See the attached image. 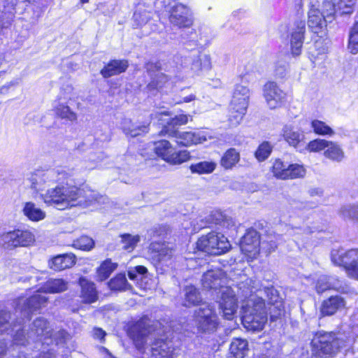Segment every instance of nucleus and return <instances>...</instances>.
<instances>
[{
	"instance_id": "obj_1",
	"label": "nucleus",
	"mask_w": 358,
	"mask_h": 358,
	"mask_svg": "<svg viewBox=\"0 0 358 358\" xmlns=\"http://www.w3.org/2000/svg\"><path fill=\"white\" fill-rule=\"evenodd\" d=\"M75 170L66 166H57L46 171H37L31 174V188L36 192L43 190L45 185L57 184L48 189L41 198L45 203L59 210L77 206H89L94 203H105L108 199L90 189H80L70 185L73 180Z\"/></svg>"
},
{
	"instance_id": "obj_2",
	"label": "nucleus",
	"mask_w": 358,
	"mask_h": 358,
	"mask_svg": "<svg viewBox=\"0 0 358 358\" xmlns=\"http://www.w3.org/2000/svg\"><path fill=\"white\" fill-rule=\"evenodd\" d=\"M261 287L259 280L252 278H247L238 285V296L243 301L242 324L248 331L262 330L267 321L264 297L271 305L269 310L272 319L280 316L283 310L282 302L279 300L277 290L273 287H265L264 289Z\"/></svg>"
},
{
	"instance_id": "obj_3",
	"label": "nucleus",
	"mask_w": 358,
	"mask_h": 358,
	"mask_svg": "<svg viewBox=\"0 0 358 358\" xmlns=\"http://www.w3.org/2000/svg\"><path fill=\"white\" fill-rule=\"evenodd\" d=\"M69 338V334L63 330L56 332L50 328L47 320L42 317L35 320L29 331L25 332L24 329L17 330L14 335V342L17 345H22L25 347L31 342L35 343L37 348L38 346L48 345L53 341L56 345L62 343Z\"/></svg>"
},
{
	"instance_id": "obj_4",
	"label": "nucleus",
	"mask_w": 358,
	"mask_h": 358,
	"mask_svg": "<svg viewBox=\"0 0 358 358\" xmlns=\"http://www.w3.org/2000/svg\"><path fill=\"white\" fill-rule=\"evenodd\" d=\"M312 353L319 358H324L337 353L345 346V341L333 332H318L311 342Z\"/></svg>"
},
{
	"instance_id": "obj_5",
	"label": "nucleus",
	"mask_w": 358,
	"mask_h": 358,
	"mask_svg": "<svg viewBox=\"0 0 358 358\" xmlns=\"http://www.w3.org/2000/svg\"><path fill=\"white\" fill-rule=\"evenodd\" d=\"M250 99L248 87L237 84L235 85L230 105L229 122L231 126H237L246 113Z\"/></svg>"
},
{
	"instance_id": "obj_6",
	"label": "nucleus",
	"mask_w": 358,
	"mask_h": 358,
	"mask_svg": "<svg viewBox=\"0 0 358 358\" xmlns=\"http://www.w3.org/2000/svg\"><path fill=\"white\" fill-rule=\"evenodd\" d=\"M197 250L210 255H221L229 251L231 245L222 234L211 231L201 236L196 243Z\"/></svg>"
},
{
	"instance_id": "obj_7",
	"label": "nucleus",
	"mask_w": 358,
	"mask_h": 358,
	"mask_svg": "<svg viewBox=\"0 0 358 358\" xmlns=\"http://www.w3.org/2000/svg\"><path fill=\"white\" fill-rule=\"evenodd\" d=\"M194 322L199 332L212 334L219 326V319L215 306L208 303H202L194 310Z\"/></svg>"
},
{
	"instance_id": "obj_8",
	"label": "nucleus",
	"mask_w": 358,
	"mask_h": 358,
	"mask_svg": "<svg viewBox=\"0 0 358 358\" xmlns=\"http://www.w3.org/2000/svg\"><path fill=\"white\" fill-rule=\"evenodd\" d=\"M35 241V235L29 229H17L8 231L0 230V245L6 249L29 247Z\"/></svg>"
},
{
	"instance_id": "obj_9",
	"label": "nucleus",
	"mask_w": 358,
	"mask_h": 358,
	"mask_svg": "<svg viewBox=\"0 0 358 358\" xmlns=\"http://www.w3.org/2000/svg\"><path fill=\"white\" fill-rule=\"evenodd\" d=\"M154 150L158 157L171 164H180L189 159L188 151H176V148L166 140L155 143Z\"/></svg>"
},
{
	"instance_id": "obj_10",
	"label": "nucleus",
	"mask_w": 358,
	"mask_h": 358,
	"mask_svg": "<svg viewBox=\"0 0 358 358\" xmlns=\"http://www.w3.org/2000/svg\"><path fill=\"white\" fill-rule=\"evenodd\" d=\"M162 3L169 13V20L173 26L181 28L192 25V19L188 7L182 3L171 6V0H164Z\"/></svg>"
},
{
	"instance_id": "obj_11",
	"label": "nucleus",
	"mask_w": 358,
	"mask_h": 358,
	"mask_svg": "<svg viewBox=\"0 0 358 358\" xmlns=\"http://www.w3.org/2000/svg\"><path fill=\"white\" fill-rule=\"evenodd\" d=\"M48 298L40 293L36 294L29 299L19 298L15 302V312L21 315V318L17 322L19 325L24 319L29 320L30 314L37 310L46 303Z\"/></svg>"
},
{
	"instance_id": "obj_12",
	"label": "nucleus",
	"mask_w": 358,
	"mask_h": 358,
	"mask_svg": "<svg viewBox=\"0 0 358 358\" xmlns=\"http://www.w3.org/2000/svg\"><path fill=\"white\" fill-rule=\"evenodd\" d=\"M271 172L273 176L278 179L289 180L304 177L306 170L301 164H288L280 159H276L273 162Z\"/></svg>"
},
{
	"instance_id": "obj_13",
	"label": "nucleus",
	"mask_w": 358,
	"mask_h": 358,
	"mask_svg": "<svg viewBox=\"0 0 358 358\" xmlns=\"http://www.w3.org/2000/svg\"><path fill=\"white\" fill-rule=\"evenodd\" d=\"M161 135H167L174 138L176 143L180 146H190L192 145L202 143L206 141V136L202 131H180L176 129L163 127L160 131Z\"/></svg>"
},
{
	"instance_id": "obj_14",
	"label": "nucleus",
	"mask_w": 358,
	"mask_h": 358,
	"mask_svg": "<svg viewBox=\"0 0 358 358\" xmlns=\"http://www.w3.org/2000/svg\"><path fill=\"white\" fill-rule=\"evenodd\" d=\"M156 324H151V321L148 317H143L136 322L130 329L129 335L138 350H141L147 338L155 331Z\"/></svg>"
},
{
	"instance_id": "obj_15",
	"label": "nucleus",
	"mask_w": 358,
	"mask_h": 358,
	"mask_svg": "<svg viewBox=\"0 0 358 358\" xmlns=\"http://www.w3.org/2000/svg\"><path fill=\"white\" fill-rule=\"evenodd\" d=\"M263 95L270 109L280 108L286 102V93L275 82L269 81L264 85Z\"/></svg>"
},
{
	"instance_id": "obj_16",
	"label": "nucleus",
	"mask_w": 358,
	"mask_h": 358,
	"mask_svg": "<svg viewBox=\"0 0 358 358\" xmlns=\"http://www.w3.org/2000/svg\"><path fill=\"white\" fill-rule=\"evenodd\" d=\"M261 244L260 236L259 233L250 229L247 231L241 241V252L250 259H252L257 257L259 252Z\"/></svg>"
},
{
	"instance_id": "obj_17",
	"label": "nucleus",
	"mask_w": 358,
	"mask_h": 358,
	"mask_svg": "<svg viewBox=\"0 0 358 358\" xmlns=\"http://www.w3.org/2000/svg\"><path fill=\"white\" fill-rule=\"evenodd\" d=\"M306 32V22L296 20L289 29L291 53L294 57L301 55Z\"/></svg>"
},
{
	"instance_id": "obj_18",
	"label": "nucleus",
	"mask_w": 358,
	"mask_h": 358,
	"mask_svg": "<svg viewBox=\"0 0 358 358\" xmlns=\"http://www.w3.org/2000/svg\"><path fill=\"white\" fill-rule=\"evenodd\" d=\"M220 293L221 294L220 308L223 313V317L226 320H231L234 318L238 308L235 293L229 287H223Z\"/></svg>"
},
{
	"instance_id": "obj_19",
	"label": "nucleus",
	"mask_w": 358,
	"mask_h": 358,
	"mask_svg": "<svg viewBox=\"0 0 358 358\" xmlns=\"http://www.w3.org/2000/svg\"><path fill=\"white\" fill-rule=\"evenodd\" d=\"M178 351V345L173 338L157 339L152 346V356L155 358H174Z\"/></svg>"
},
{
	"instance_id": "obj_20",
	"label": "nucleus",
	"mask_w": 358,
	"mask_h": 358,
	"mask_svg": "<svg viewBox=\"0 0 358 358\" xmlns=\"http://www.w3.org/2000/svg\"><path fill=\"white\" fill-rule=\"evenodd\" d=\"M331 261L336 265L343 266L348 274L349 267H353L358 264V250L351 249L348 251L343 249L333 250Z\"/></svg>"
},
{
	"instance_id": "obj_21",
	"label": "nucleus",
	"mask_w": 358,
	"mask_h": 358,
	"mask_svg": "<svg viewBox=\"0 0 358 358\" xmlns=\"http://www.w3.org/2000/svg\"><path fill=\"white\" fill-rule=\"evenodd\" d=\"M224 273L220 269H212L206 271L202 277L201 283L206 289H217L222 291L224 283Z\"/></svg>"
},
{
	"instance_id": "obj_22",
	"label": "nucleus",
	"mask_w": 358,
	"mask_h": 358,
	"mask_svg": "<svg viewBox=\"0 0 358 358\" xmlns=\"http://www.w3.org/2000/svg\"><path fill=\"white\" fill-rule=\"evenodd\" d=\"M150 258L155 264H161L168 266L173 257V250L159 243L150 244Z\"/></svg>"
},
{
	"instance_id": "obj_23",
	"label": "nucleus",
	"mask_w": 358,
	"mask_h": 358,
	"mask_svg": "<svg viewBox=\"0 0 358 358\" xmlns=\"http://www.w3.org/2000/svg\"><path fill=\"white\" fill-rule=\"evenodd\" d=\"M282 136L290 146L299 148L304 145L305 135L303 132L298 127L292 124L284 126Z\"/></svg>"
},
{
	"instance_id": "obj_24",
	"label": "nucleus",
	"mask_w": 358,
	"mask_h": 358,
	"mask_svg": "<svg viewBox=\"0 0 358 358\" xmlns=\"http://www.w3.org/2000/svg\"><path fill=\"white\" fill-rule=\"evenodd\" d=\"M145 68L152 78V80L148 85L149 90H159L168 82V77L159 71V66L157 64L148 63Z\"/></svg>"
},
{
	"instance_id": "obj_25",
	"label": "nucleus",
	"mask_w": 358,
	"mask_h": 358,
	"mask_svg": "<svg viewBox=\"0 0 358 358\" xmlns=\"http://www.w3.org/2000/svg\"><path fill=\"white\" fill-rule=\"evenodd\" d=\"M329 20L321 13L320 10L312 5L308 12V25L312 31L319 34L326 27Z\"/></svg>"
},
{
	"instance_id": "obj_26",
	"label": "nucleus",
	"mask_w": 358,
	"mask_h": 358,
	"mask_svg": "<svg viewBox=\"0 0 358 358\" xmlns=\"http://www.w3.org/2000/svg\"><path fill=\"white\" fill-rule=\"evenodd\" d=\"M315 289L317 293H322L331 289L342 293L348 292V287L346 285H342L338 279L326 275H322L318 278Z\"/></svg>"
},
{
	"instance_id": "obj_27",
	"label": "nucleus",
	"mask_w": 358,
	"mask_h": 358,
	"mask_svg": "<svg viewBox=\"0 0 358 358\" xmlns=\"http://www.w3.org/2000/svg\"><path fill=\"white\" fill-rule=\"evenodd\" d=\"M345 306V301L341 296H333L324 300L320 308L321 315L330 316L334 315L338 310H341Z\"/></svg>"
},
{
	"instance_id": "obj_28",
	"label": "nucleus",
	"mask_w": 358,
	"mask_h": 358,
	"mask_svg": "<svg viewBox=\"0 0 358 358\" xmlns=\"http://www.w3.org/2000/svg\"><path fill=\"white\" fill-rule=\"evenodd\" d=\"M22 213L28 220L38 222L46 217L45 212L32 201H25L22 203Z\"/></svg>"
},
{
	"instance_id": "obj_29",
	"label": "nucleus",
	"mask_w": 358,
	"mask_h": 358,
	"mask_svg": "<svg viewBox=\"0 0 358 358\" xmlns=\"http://www.w3.org/2000/svg\"><path fill=\"white\" fill-rule=\"evenodd\" d=\"M209 224L216 226L217 229L224 231L231 229L234 226L233 219L220 210H214L207 217Z\"/></svg>"
},
{
	"instance_id": "obj_30",
	"label": "nucleus",
	"mask_w": 358,
	"mask_h": 358,
	"mask_svg": "<svg viewBox=\"0 0 358 358\" xmlns=\"http://www.w3.org/2000/svg\"><path fill=\"white\" fill-rule=\"evenodd\" d=\"M76 263V256L72 253L59 255L48 262V266L55 271H62L73 266Z\"/></svg>"
},
{
	"instance_id": "obj_31",
	"label": "nucleus",
	"mask_w": 358,
	"mask_h": 358,
	"mask_svg": "<svg viewBox=\"0 0 358 358\" xmlns=\"http://www.w3.org/2000/svg\"><path fill=\"white\" fill-rule=\"evenodd\" d=\"M128 66V61L126 59L111 60L101 69V74L103 78H110L124 72Z\"/></svg>"
},
{
	"instance_id": "obj_32",
	"label": "nucleus",
	"mask_w": 358,
	"mask_h": 358,
	"mask_svg": "<svg viewBox=\"0 0 358 358\" xmlns=\"http://www.w3.org/2000/svg\"><path fill=\"white\" fill-rule=\"evenodd\" d=\"M324 157L333 162L340 163L345 157V152L337 142L328 141V145L324 151Z\"/></svg>"
},
{
	"instance_id": "obj_33",
	"label": "nucleus",
	"mask_w": 358,
	"mask_h": 358,
	"mask_svg": "<svg viewBox=\"0 0 358 358\" xmlns=\"http://www.w3.org/2000/svg\"><path fill=\"white\" fill-rule=\"evenodd\" d=\"M79 284L81 287L80 297L83 301L87 303L96 301L97 292L94 284L83 278L80 279Z\"/></svg>"
},
{
	"instance_id": "obj_34",
	"label": "nucleus",
	"mask_w": 358,
	"mask_h": 358,
	"mask_svg": "<svg viewBox=\"0 0 358 358\" xmlns=\"http://www.w3.org/2000/svg\"><path fill=\"white\" fill-rule=\"evenodd\" d=\"M248 341L241 338H234L229 348V358H244L248 351Z\"/></svg>"
},
{
	"instance_id": "obj_35",
	"label": "nucleus",
	"mask_w": 358,
	"mask_h": 358,
	"mask_svg": "<svg viewBox=\"0 0 358 358\" xmlns=\"http://www.w3.org/2000/svg\"><path fill=\"white\" fill-rule=\"evenodd\" d=\"M240 152L235 148L228 149L220 159V165L224 169H232L239 162Z\"/></svg>"
},
{
	"instance_id": "obj_36",
	"label": "nucleus",
	"mask_w": 358,
	"mask_h": 358,
	"mask_svg": "<svg viewBox=\"0 0 358 358\" xmlns=\"http://www.w3.org/2000/svg\"><path fill=\"white\" fill-rule=\"evenodd\" d=\"M212 68L211 58L209 55L201 54L197 55L192 61L191 69L199 74L201 71H209Z\"/></svg>"
},
{
	"instance_id": "obj_37",
	"label": "nucleus",
	"mask_w": 358,
	"mask_h": 358,
	"mask_svg": "<svg viewBox=\"0 0 358 358\" xmlns=\"http://www.w3.org/2000/svg\"><path fill=\"white\" fill-rule=\"evenodd\" d=\"M121 128L127 136H130L131 137H136L141 133L148 132L147 126H135L131 120L128 118L122 120L121 122Z\"/></svg>"
},
{
	"instance_id": "obj_38",
	"label": "nucleus",
	"mask_w": 358,
	"mask_h": 358,
	"mask_svg": "<svg viewBox=\"0 0 358 358\" xmlns=\"http://www.w3.org/2000/svg\"><path fill=\"white\" fill-rule=\"evenodd\" d=\"M68 288V282L63 279H50L43 287L44 292L59 293Z\"/></svg>"
},
{
	"instance_id": "obj_39",
	"label": "nucleus",
	"mask_w": 358,
	"mask_h": 358,
	"mask_svg": "<svg viewBox=\"0 0 358 358\" xmlns=\"http://www.w3.org/2000/svg\"><path fill=\"white\" fill-rule=\"evenodd\" d=\"M201 298L198 289L192 285L187 286L185 289V306H190L198 304Z\"/></svg>"
},
{
	"instance_id": "obj_40",
	"label": "nucleus",
	"mask_w": 358,
	"mask_h": 358,
	"mask_svg": "<svg viewBox=\"0 0 358 358\" xmlns=\"http://www.w3.org/2000/svg\"><path fill=\"white\" fill-rule=\"evenodd\" d=\"M310 125L314 133L317 135L332 136L335 134L334 130L323 121L313 120L311 121Z\"/></svg>"
},
{
	"instance_id": "obj_41",
	"label": "nucleus",
	"mask_w": 358,
	"mask_h": 358,
	"mask_svg": "<svg viewBox=\"0 0 358 358\" xmlns=\"http://www.w3.org/2000/svg\"><path fill=\"white\" fill-rule=\"evenodd\" d=\"M217 164L214 162L203 161L192 164L189 169L193 173L209 174L214 171Z\"/></svg>"
},
{
	"instance_id": "obj_42",
	"label": "nucleus",
	"mask_w": 358,
	"mask_h": 358,
	"mask_svg": "<svg viewBox=\"0 0 358 358\" xmlns=\"http://www.w3.org/2000/svg\"><path fill=\"white\" fill-rule=\"evenodd\" d=\"M108 286L111 289L117 291H126L131 289V286L128 283L126 276L123 273H119L112 278L108 282Z\"/></svg>"
},
{
	"instance_id": "obj_43",
	"label": "nucleus",
	"mask_w": 358,
	"mask_h": 358,
	"mask_svg": "<svg viewBox=\"0 0 358 358\" xmlns=\"http://www.w3.org/2000/svg\"><path fill=\"white\" fill-rule=\"evenodd\" d=\"M337 0H324L321 6V13L329 20V22L334 19L336 12H337Z\"/></svg>"
},
{
	"instance_id": "obj_44",
	"label": "nucleus",
	"mask_w": 358,
	"mask_h": 358,
	"mask_svg": "<svg viewBox=\"0 0 358 358\" xmlns=\"http://www.w3.org/2000/svg\"><path fill=\"white\" fill-rule=\"evenodd\" d=\"M117 264L110 260L103 262L97 270V277L100 281L105 280L115 271Z\"/></svg>"
},
{
	"instance_id": "obj_45",
	"label": "nucleus",
	"mask_w": 358,
	"mask_h": 358,
	"mask_svg": "<svg viewBox=\"0 0 358 358\" xmlns=\"http://www.w3.org/2000/svg\"><path fill=\"white\" fill-rule=\"evenodd\" d=\"M151 18V15L149 11L145 8L138 7L134 13L133 20L134 22V26L136 27H142Z\"/></svg>"
},
{
	"instance_id": "obj_46",
	"label": "nucleus",
	"mask_w": 358,
	"mask_h": 358,
	"mask_svg": "<svg viewBox=\"0 0 358 358\" xmlns=\"http://www.w3.org/2000/svg\"><path fill=\"white\" fill-rule=\"evenodd\" d=\"M55 110L57 115L62 119L74 121L77 118L76 114L71 111L68 106L62 103L56 104Z\"/></svg>"
},
{
	"instance_id": "obj_47",
	"label": "nucleus",
	"mask_w": 358,
	"mask_h": 358,
	"mask_svg": "<svg viewBox=\"0 0 358 358\" xmlns=\"http://www.w3.org/2000/svg\"><path fill=\"white\" fill-rule=\"evenodd\" d=\"M348 49L352 54L358 52V22H356L350 30Z\"/></svg>"
},
{
	"instance_id": "obj_48",
	"label": "nucleus",
	"mask_w": 358,
	"mask_h": 358,
	"mask_svg": "<svg viewBox=\"0 0 358 358\" xmlns=\"http://www.w3.org/2000/svg\"><path fill=\"white\" fill-rule=\"evenodd\" d=\"M357 0H337V12L341 15L351 14Z\"/></svg>"
},
{
	"instance_id": "obj_49",
	"label": "nucleus",
	"mask_w": 358,
	"mask_h": 358,
	"mask_svg": "<svg viewBox=\"0 0 358 358\" xmlns=\"http://www.w3.org/2000/svg\"><path fill=\"white\" fill-rule=\"evenodd\" d=\"M121 242L122 243V248L125 250L132 251L136 247V244L140 241L139 236H131L130 234H123L121 236Z\"/></svg>"
},
{
	"instance_id": "obj_50",
	"label": "nucleus",
	"mask_w": 358,
	"mask_h": 358,
	"mask_svg": "<svg viewBox=\"0 0 358 358\" xmlns=\"http://www.w3.org/2000/svg\"><path fill=\"white\" fill-rule=\"evenodd\" d=\"M272 151V146L271 144L264 141L262 144H260L256 150L255 155L258 161L262 162L267 159L271 155Z\"/></svg>"
},
{
	"instance_id": "obj_51",
	"label": "nucleus",
	"mask_w": 358,
	"mask_h": 358,
	"mask_svg": "<svg viewBox=\"0 0 358 358\" xmlns=\"http://www.w3.org/2000/svg\"><path fill=\"white\" fill-rule=\"evenodd\" d=\"M94 241L91 238L83 236L73 241V246L82 250H90L94 247Z\"/></svg>"
},
{
	"instance_id": "obj_52",
	"label": "nucleus",
	"mask_w": 358,
	"mask_h": 358,
	"mask_svg": "<svg viewBox=\"0 0 358 358\" xmlns=\"http://www.w3.org/2000/svg\"><path fill=\"white\" fill-rule=\"evenodd\" d=\"M328 141L325 139L317 138L310 141L306 145V149L309 152H317L325 150Z\"/></svg>"
},
{
	"instance_id": "obj_53",
	"label": "nucleus",
	"mask_w": 358,
	"mask_h": 358,
	"mask_svg": "<svg viewBox=\"0 0 358 358\" xmlns=\"http://www.w3.org/2000/svg\"><path fill=\"white\" fill-rule=\"evenodd\" d=\"M10 315L3 310H0V332L2 334L5 331H8L12 325L13 327L11 331H13L14 328L17 327L15 323H10Z\"/></svg>"
},
{
	"instance_id": "obj_54",
	"label": "nucleus",
	"mask_w": 358,
	"mask_h": 358,
	"mask_svg": "<svg viewBox=\"0 0 358 358\" xmlns=\"http://www.w3.org/2000/svg\"><path fill=\"white\" fill-rule=\"evenodd\" d=\"M340 214L344 219L358 220V206H344L341 208Z\"/></svg>"
},
{
	"instance_id": "obj_55",
	"label": "nucleus",
	"mask_w": 358,
	"mask_h": 358,
	"mask_svg": "<svg viewBox=\"0 0 358 358\" xmlns=\"http://www.w3.org/2000/svg\"><path fill=\"white\" fill-rule=\"evenodd\" d=\"M280 236L268 235L266 240H263L261 243L263 248H266L269 252L274 250L278 244Z\"/></svg>"
},
{
	"instance_id": "obj_56",
	"label": "nucleus",
	"mask_w": 358,
	"mask_h": 358,
	"mask_svg": "<svg viewBox=\"0 0 358 358\" xmlns=\"http://www.w3.org/2000/svg\"><path fill=\"white\" fill-rule=\"evenodd\" d=\"M187 122L188 116L187 115L181 114L170 119L167 121L166 124L163 127H169V128L176 129L175 127L185 124Z\"/></svg>"
},
{
	"instance_id": "obj_57",
	"label": "nucleus",
	"mask_w": 358,
	"mask_h": 358,
	"mask_svg": "<svg viewBox=\"0 0 358 358\" xmlns=\"http://www.w3.org/2000/svg\"><path fill=\"white\" fill-rule=\"evenodd\" d=\"M148 272V269L143 266H137L128 271L129 278L132 280H136L138 275H143Z\"/></svg>"
},
{
	"instance_id": "obj_58",
	"label": "nucleus",
	"mask_w": 358,
	"mask_h": 358,
	"mask_svg": "<svg viewBox=\"0 0 358 358\" xmlns=\"http://www.w3.org/2000/svg\"><path fill=\"white\" fill-rule=\"evenodd\" d=\"M287 65L284 63L282 64H276L275 68V76L279 78H283L287 75Z\"/></svg>"
},
{
	"instance_id": "obj_59",
	"label": "nucleus",
	"mask_w": 358,
	"mask_h": 358,
	"mask_svg": "<svg viewBox=\"0 0 358 358\" xmlns=\"http://www.w3.org/2000/svg\"><path fill=\"white\" fill-rule=\"evenodd\" d=\"M106 332L101 328H94L93 329V337L96 339H99L101 341L104 340Z\"/></svg>"
},
{
	"instance_id": "obj_60",
	"label": "nucleus",
	"mask_w": 358,
	"mask_h": 358,
	"mask_svg": "<svg viewBox=\"0 0 358 358\" xmlns=\"http://www.w3.org/2000/svg\"><path fill=\"white\" fill-rule=\"evenodd\" d=\"M348 275L351 278L358 280V264L353 267H349Z\"/></svg>"
},
{
	"instance_id": "obj_61",
	"label": "nucleus",
	"mask_w": 358,
	"mask_h": 358,
	"mask_svg": "<svg viewBox=\"0 0 358 358\" xmlns=\"http://www.w3.org/2000/svg\"><path fill=\"white\" fill-rule=\"evenodd\" d=\"M167 116L169 115L168 113L167 112H162V113H152L151 114V117L152 119H158L159 120H162V116Z\"/></svg>"
},
{
	"instance_id": "obj_62",
	"label": "nucleus",
	"mask_w": 358,
	"mask_h": 358,
	"mask_svg": "<svg viewBox=\"0 0 358 358\" xmlns=\"http://www.w3.org/2000/svg\"><path fill=\"white\" fill-rule=\"evenodd\" d=\"M195 99V96L194 94H190L187 96H185L182 99V100L178 101V103H188Z\"/></svg>"
},
{
	"instance_id": "obj_63",
	"label": "nucleus",
	"mask_w": 358,
	"mask_h": 358,
	"mask_svg": "<svg viewBox=\"0 0 358 358\" xmlns=\"http://www.w3.org/2000/svg\"><path fill=\"white\" fill-rule=\"evenodd\" d=\"M310 194L311 196H313V195L321 196L322 194V192L319 189H313L310 191Z\"/></svg>"
},
{
	"instance_id": "obj_64",
	"label": "nucleus",
	"mask_w": 358,
	"mask_h": 358,
	"mask_svg": "<svg viewBox=\"0 0 358 358\" xmlns=\"http://www.w3.org/2000/svg\"><path fill=\"white\" fill-rule=\"evenodd\" d=\"M255 358H269V357L266 355H261L259 356L256 357Z\"/></svg>"
}]
</instances>
